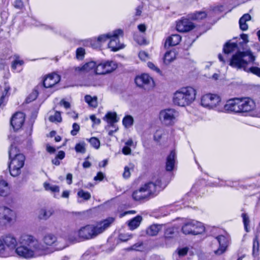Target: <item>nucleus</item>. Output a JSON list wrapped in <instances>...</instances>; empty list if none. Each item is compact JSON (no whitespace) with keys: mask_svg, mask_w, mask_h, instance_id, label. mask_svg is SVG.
Segmentation results:
<instances>
[{"mask_svg":"<svg viewBox=\"0 0 260 260\" xmlns=\"http://www.w3.org/2000/svg\"><path fill=\"white\" fill-rule=\"evenodd\" d=\"M42 241L32 235L22 234L19 239L20 245L16 250V253L20 257L30 259L47 255L49 253V247H53L56 250H60L66 247L52 233L45 234Z\"/></svg>","mask_w":260,"mask_h":260,"instance_id":"obj_1","label":"nucleus"},{"mask_svg":"<svg viewBox=\"0 0 260 260\" xmlns=\"http://www.w3.org/2000/svg\"><path fill=\"white\" fill-rule=\"evenodd\" d=\"M201 103L203 107L208 109L227 113H246L255 107L254 102L249 98L231 99L224 104L218 95L211 93L203 95Z\"/></svg>","mask_w":260,"mask_h":260,"instance_id":"obj_2","label":"nucleus"},{"mask_svg":"<svg viewBox=\"0 0 260 260\" xmlns=\"http://www.w3.org/2000/svg\"><path fill=\"white\" fill-rule=\"evenodd\" d=\"M160 187L161 180L159 179H157L155 182H148L133 191V199L136 201L148 200L156 196L159 192Z\"/></svg>","mask_w":260,"mask_h":260,"instance_id":"obj_3","label":"nucleus"},{"mask_svg":"<svg viewBox=\"0 0 260 260\" xmlns=\"http://www.w3.org/2000/svg\"><path fill=\"white\" fill-rule=\"evenodd\" d=\"M114 220V218L109 217L98 223L96 226L87 225L83 226L78 231V235L84 239L93 238L109 228Z\"/></svg>","mask_w":260,"mask_h":260,"instance_id":"obj_4","label":"nucleus"},{"mask_svg":"<svg viewBox=\"0 0 260 260\" xmlns=\"http://www.w3.org/2000/svg\"><path fill=\"white\" fill-rule=\"evenodd\" d=\"M196 90L188 86L176 91L174 94L173 102L175 105L185 107L190 105L196 99Z\"/></svg>","mask_w":260,"mask_h":260,"instance_id":"obj_5","label":"nucleus"},{"mask_svg":"<svg viewBox=\"0 0 260 260\" xmlns=\"http://www.w3.org/2000/svg\"><path fill=\"white\" fill-rule=\"evenodd\" d=\"M237 48H238L237 44L235 43H226L224 45L223 48L224 54L222 55L219 54L218 55V59L223 64H225V63L229 62L230 66H231L233 68H235L237 69H243L244 70V69L243 68H238L237 67H233L231 64V62L233 60V57L235 55H239L240 54V56H241L242 59L245 60L243 59L244 54L243 52H239L236 53L235 54H234L232 56V57L230 59L228 57V55L229 54L233 52Z\"/></svg>","mask_w":260,"mask_h":260,"instance_id":"obj_6","label":"nucleus"},{"mask_svg":"<svg viewBox=\"0 0 260 260\" xmlns=\"http://www.w3.org/2000/svg\"><path fill=\"white\" fill-rule=\"evenodd\" d=\"M182 231L185 235H197L204 233L205 227L202 223L191 220L184 223L182 227Z\"/></svg>","mask_w":260,"mask_h":260,"instance_id":"obj_7","label":"nucleus"},{"mask_svg":"<svg viewBox=\"0 0 260 260\" xmlns=\"http://www.w3.org/2000/svg\"><path fill=\"white\" fill-rule=\"evenodd\" d=\"M9 160L10 161L9 164V169L11 175L13 177L18 176L20 174L21 170L24 166L25 156L23 154H18L17 156Z\"/></svg>","mask_w":260,"mask_h":260,"instance_id":"obj_8","label":"nucleus"},{"mask_svg":"<svg viewBox=\"0 0 260 260\" xmlns=\"http://www.w3.org/2000/svg\"><path fill=\"white\" fill-rule=\"evenodd\" d=\"M231 64L238 68H243L244 71L247 73H251L254 75L260 77V68L256 67H247L248 62L246 60L242 59L240 54L235 55L232 61Z\"/></svg>","mask_w":260,"mask_h":260,"instance_id":"obj_9","label":"nucleus"},{"mask_svg":"<svg viewBox=\"0 0 260 260\" xmlns=\"http://www.w3.org/2000/svg\"><path fill=\"white\" fill-rule=\"evenodd\" d=\"M123 36V31L121 29H117L110 32L108 47L111 51H117L124 48V45L120 42V38H122Z\"/></svg>","mask_w":260,"mask_h":260,"instance_id":"obj_10","label":"nucleus"},{"mask_svg":"<svg viewBox=\"0 0 260 260\" xmlns=\"http://www.w3.org/2000/svg\"><path fill=\"white\" fill-rule=\"evenodd\" d=\"M117 68L116 62L113 60H103L97 63L95 73L97 75H105L110 73Z\"/></svg>","mask_w":260,"mask_h":260,"instance_id":"obj_11","label":"nucleus"},{"mask_svg":"<svg viewBox=\"0 0 260 260\" xmlns=\"http://www.w3.org/2000/svg\"><path fill=\"white\" fill-rule=\"evenodd\" d=\"M178 112L173 109L161 110L159 113V119L165 125H172L174 124Z\"/></svg>","mask_w":260,"mask_h":260,"instance_id":"obj_12","label":"nucleus"},{"mask_svg":"<svg viewBox=\"0 0 260 260\" xmlns=\"http://www.w3.org/2000/svg\"><path fill=\"white\" fill-rule=\"evenodd\" d=\"M2 241L4 245L3 251L4 253L6 254L5 256L8 255L9 251L14 249L16 252V250L18 247H16L17 241L14 235L11 234H6L3 236Z\"/></svg>","mask_w":260,"mask_h":260,"instance_id":"obj_13","label":"nucleus"},{"mask_svg":"<svg viewBox=\"0 0 260 260\" xmlns=\"http://www.w3.org/2000/svg\"><path fill=\"white\" fill-rule=\"evenodd\" d=\"M137 85L146 90H149L154 86V82L152 77L147 74L137 76L135 78Z\"/></svg>","mask_w":260,"mask_h":260,"instance_id":"obj_14","label":"nucleus"},{"mask_svg":"<svg viewBox=\"0 0 260 260\" xmlns=\"http://www.w3.org/2000/svg\"><path fill=\"white\" fill-rule=\"evenodd\" d=\"M14 216L15 213L12 210L6 206H0V223H10Z\"/></svg>","mask_w":260,"mask_h":260,"instance_id":"obj_15","label":"nucleus"},{"mask_svg":"<svg viewBox=\"0 0 260 260\" xmlns=\"http://www.w3.org/2000/svg\"><path fill=\"white\" fill-rule=\"evenodd\" d=\"M190 19L182 18L177 22L176 29L178 31L184 32L190 31L193 29L195 25L189 20Z\"/></svg>","mask_w":260,"mask_h":260,"instance_id":"obj_16","label":"nucleus"},{"mask_svg":"<svg viewBox=\"0 0 260 260\" xmlns=\"http://www.w3.org/2000/svg\"><path fill=\"white\" fill-rule=\"evenodd\" d=\"M25 116L22 112H16L11 119V125L14 131L19 129L23 125L24 122Z\"/></svg>","mask_w":260,"mask_h":260,"instance_id":"obj_17","label":"nucleus"},{"mask_svg":"<svg viewBox=\"0 0 260 260\" xmlns=\"http://www.w3.org/2000/svg\"><path fill=\"white\" fill-rule=\"evenodd\" d=\"M60 77L53 73L48 75L43 80V85L45 88H51L59 82Z\"/></svg>","mask_w":260,"mask_h":260,"instance_id":"obj_18","label":"nucleus"},{"mask_svg":"<svg viewBox=\"0 0 260 260\" xmlns=\"http://www.w3.org/2000/svg\"><path fill=\"white\" fill-rule=\"evenodd\" d=\"M216 239L219 244V247L214 251V253L216 255H220L226 250L228 245L229 238L223 235H219L216 237Z\"/></svg>","mask_w":260,"mask_h":260,"instance_id":"obj_19","label":"nucleus"},{"mask_svg":"<svg viewBox=\"0 0 260 260\" xmlns=\"http://www.w3.org/2000/svg\"><path fill=\"white\" fill-rule=\"evenodd\" d=\"M15 139L16 138L13 136L9 137V140L11 142V145L8 151L9 159L17 156L18 154H22L19 152V150L17 148V145L15 143Z\"/></svg>","mask_w":260,"mask_h":260,"instance_id":"obj_20","label":"nucleus"},{"mask_svg":"<svg viewBox=\"0 0 260 260\" xmlns=\"http://www.w3.org/2000/svg\"><path fill=\"white\" fill-rule=\"evenodd\" d=\"M97 65V63L91 61L85 63L82 67H77L75 68V70L78 72H88L92 70H93L95 72V69L96 66Z\"/></svg>","mask_w":260,"mask_h":260,"instance_id":"obj_21","label":"nucleus"},{"mask_svg":"<svg viewBox=\"0 0 260 260\" xmlns=\"http://www.w3.org/2000/svg\"><path fill=\"white\" fill-rule=\"evenodd\" d=\"M181 40V37L179 35H172L169 37L165 43V47L168 48L178 44Z\"/></svg>","mask_w":260,"mask_h":260,"instance_id":"obj_22","label":"nucleus"},{"mask_svg":"<svg viewBox=\"0 0 260 260\" xmlns=\"http://www.w3.org/2000/svg\"><path fill=\"white\" fill-rule=\"evenodd\" d=\"M176 157V154L175 151H171L167 158L166 170L167 171H171L173 170L175 166Z\"/></svg>","mask_w":260,"mask_h":260,"instance_id":"obj_23","label":"nucleus"},{"mask_svg":"<svg viewBox=\"0 0 260 260\" xmlns=\"http://www.w3.org/2000/svg\"><path fill=\"white\" fill-rule=\"evenodd\" d=\"M110 37V32L99 36L98 38L91 43V46L94 48H98L101 47L102 44L106 42Z\"/></svg>","mask_w":260,"mask_h":260,"instance_id":"obj_24","label":"nucleus"},{"mask_svg":"<svg viewBox=\"0 0 260 260\" xmlns=\"http://www.w3.org/2000/svg\"><path fill=\"white\" fill-rule=\"evenodd\" d=\"M54 211L51 208H42L38 213V218L41 220L48 219L53 213Z\"/></svg>","mask_w":260,"mask_h":260,"instance_id":"obj_25","label":"nucleus"},{"mask_svg":"<svg viewBox=\"0 0 260 260\" xmlns=\"http://www.w3.org/2000/svg\"><path fill=\"white\" fill-rule=\"evenodd\" d=\"M15 59L12 62L11 67L13 72H19L22 70L21 67L24 64V61L19 59V57L17 55H14Z\"/></svg>","mask_w":260,"mask_h":260,"instance_id":"obj_26","label":"nucleus"},{"mask_svg":"<svg viewBox=\"0 0 260 260\" xmlns=\"http://www.w3.org/2000/svg\"><path fill=\"white\" fill-rule=\"evenodd\" d=\"M207 16V13L205 11H200L189 14L187 17L192 20H200L205 18Z\"/></svg>","mask_w":260,"mask_h":260,"instance_id":"obj_27","label":"nucleus"},{"mask_svg":"<svg viewBox=\"0 0 260 260\" xmlns=\"http://www.w3.org/2000/svg\"><path fill=\"white\" fill-rule=\"evenodd\" d=\"M251 18V16L249 14H244L239 20V26L241 30L245 31L247 30L248 26L247 22L250 21Z\"/></svg>","mask_w":260,"mask_h":260,"instance_id":"obj_28","label":"nucleus"},{"mask_svg":"<svg viewBox=\"0 0 260 260\" xmlns=\"http://www.w3.org/2000/svg\"><path fill=\"white\" fill-rule=\"evenodd\" d=\"M161 228V225L153 224L150 225L146 230V233L150 236H156Z\"/></svg>","mask_w":260,"mask_h":260,"instance_id":"obj_29","label":"nucleus"},{"mask_svg":"<svg viewBox=\"0 0 260 260\" xmlns=\"http://www.w3.org/2000/svg\"><path fill=\"white\" fill-rule=\"evenodd\" d=\"M103 119L107 122L111 126L118 121L115 112H109L106 114Z\"/></svg>","mask_w":260,"mask_h":260,"instance_id":"obj_30","label":"nucleus"},{"mask_svg":"<svg viewBox=\"0 0 260 260\" xmlns=\"http://www.w3.org/2000/svg\"><path fill=\"white\" fill-rule=\"evenodd\" d=\"M9 192L10 188L8 183L5 180H0V196L6 197Z\"/></svg>","mask_w":260,"mask_h":260,"instance_id":"obj_31","label":"nucleus"},{"mask_svg":"<svg viewBox=\"0 0 260 260\" xmlns=\"http://www.w3.org/2000/svg\"><path fill=\"white\" fill-rule=\"evenodd\" d=\"M142 220V217L140 215H137L132 219L128 223V226L130 229L134 230L137 228L140 225Z\"/></svg>","mask_w":260,"mask_h":260,"instance_id":"obj_32","label":"nucleus"},{"mask_svg":"<svg viewBox=\"0 0 260 260\" xmlns=\"http://www.w3.org/2000/svg\"><path fill=\"white\" fill-rule=\"evenodd\" d=\"M176 56V53L174 50H170L167 51L164 57V61L166 64H169L173 61Z\"/></svg>","mask_w":260,"mask_h":260,"instance_id":"obj_33","label":"nucleus"},{"mask_svg":"<svg viewBox=\"0 0 260 260\" xmlns=\"http://www.w3.org/2000/svg\"><path fill=\"white\" fill-rule=\"evenodd\" d=\"M85 101L90 107L95 108L98 106L97 98L96 96L92 97L89 95H86L85 96Z\"/></svg>","mask_w":260,"mask_h":260,"instance_id":"obj_34","label":"nucleus"},{"mask_svg":"<svg viewBox=\"0 0 260 260\" xmlns=\"http://www.w3.org/2000/svg\"><path fill=\"white\" fill-rule=\"evenodd\" d=\"M134 168V165L132 164H129L128 166H125L124 169L123 173V177L125 179L128 178L131 176V171H133Z\"/></svg>","mask_w":260,"mask_h":260,"instance_id":"obj_35","label":"nucleus"},{"mask_svg":"<svg viewBox=\"0 0 260 260\" xmlns=\"http://www.w3.org/2000/svg\"><path fill=\"white\" fill-rule=\"evenodd\" d=\"M77 196L78 197L83 199L85 201H88L91 198L90 193L87 191H85L83 189L78 191Z\"/></svg>","mask_w":260,"mask_h":260,"instance_id":"obj_36","label":"nucleus"},{"mask_svg":"<svg viewBox=\"0 0 260 260\" xmlns=\"http://www.w3.org/2000/svg\"><path fill=\"white\" fill-rule=\"evenodd\" d=\"M134 122V119L132 116L130 115H127L125 116L122 120L123 124L125 127H128L133 125Z\"/></svg>","mask_w":260,"mask_h":260,"instance_id":"obj_37","label":"nucleus"},{"mask_svg":"<svg viewBox=\"0 0 260 260\" xmlns=\"http://www.w3.org/2000/svg\"><path fill=\"white\" fill-rule=\"evenodd\" d=\"M44 186L46 190H50L54 192H58L59 188L57 185H51L48 183H44Z\"/></svg>","mask_w":260,"mask_h":260,"instance_id":"obj_38","label":"nucleus"},{"mask_svg":"<svg viewBox=\"0 0 260 260\" xmlns=\"http://www.w3.org/2000/svg\"><path fill=\"white\" fill-rule=\"evenodd\" d=\"M75 149L78 153H84L86 151L85 142H82L77 144L75 146Z\"/></svg>","mask_w":260,"mask_h":260,"instance_id":"obj_39","label":"nucleus"},{"mask_svg":"<svg viewBox=\"0 0 260 260\" xmlns=\"http://www.w3.org/2000/svg\"><path fill=\"white\" fill-rule=\"evenodd\" d=\"M220 182L218 184H216L215 186H231V187H235L236 186V184H237V182L236 181H223L221 180L219 181ZM216 184L217 183L216 182Z\"/></svg>","mask_w":260,"mask_h":260,"instance_id":"obj_40","label":"nucleus"},{"mask_svg":"<svg viewBox=\"0 0 260 260\" xmlns=\"http://www.w3.org/2000/svg\"><path fill=\"white\" fill-rule=\"evenodd\" d=\"M87 140L89 141L90 145L95 149H98L100 148V141L98 138L95 137H92L90 139Z\"/></svg>","mask_w":260,"mask_h":260,"instance_id":"obj_41","label":"nucleus"},{"mask_svg":"<svg viewBox=\"0 0 260 260\" xmlns=\"http://www.w3.org/2000/svg\"><path fill=\"white\" fill-rule=\"evenodd\" d=\"M49 120L51 122H60L61 121V117L60 115V113L57 111L55 112L53 115H51L49 116Z\"/></svg>","mask_w":260,"mask_h":260,"instance_id":"obj_42","label":"nucleus"},{"mask_svg":"<svg viewBox=\"0 0 260 260\" xmlns=\"http://www.w3.org/2000/svg\"><path fill=\"white\" fill-rule=\"evenodd\" d=\"M242 217L243 218V222L244 225V229L247 232H248L249 229L248 228V226L250 222L249 217L246 213H243L242 214Z\"/></svg>","mask_w":260,"mask_h":260,"instance_id":"obj_43","label":"nucleus"},{"mask_svg":"<svg viewBox=\"0 0 260 260\" xmlns=\"http://www.w3.org/2000/svg\"><path fill=\"white\" fill-rule=\"evenodd\" d=\"M144 248V247L143 243L138 242L131 246L129 248H128V249L131 250L142 251L143 250Z\"/></svg>","mask_w":260,"mask_h":260,"instance_id":"obj_44","label":"nucleus"},{"mask_svg":"<svg viewBox=\"0 0 260 260\" xmlns=\"http://www.w3.org/2000/svg\"><path fill=\"white\" fill-rule=\"evenodd\" d=\"M85 54V50L82 47L78 48L76 50V57L78 59H83Z\"/></svg>","mask_w":260,"mask_h":260,"instance_id":"obj_45","label":"nucleus"},{"mask_svg":"<svg viewBox=\"0 0 260 260\" xmlns=\"http://www.w3.org/2000/svg\"><path fill=\"white\" fill-rule=\"evenodd\" d=\"M10 89V87L8 86H5L4 91L2 93V95L0 99V106H1L4 102V100L6 96L8 95V91Z\"/></svg>","mask_w":260,"mask_h":260,"instance_id":"obj_46","label":"nucleus"},{"mask_svg":"<svg viewBox=\"0 0 260 260\" xmlns=\"http://www.w3.org/2000/svg\"><path fill=\"white\" fill-rule=\"evenodd\" d=\"M34 25H35L36 26H42L44 29H51L53 31H55V28L54 27L51 26L42 24L39 21H35L34 23Z\"/></svg>","mask_w":260,"mask_h":260,"instance_id":"obj_47","label":"nucleus"},{"mask_svg":"<svg viewBox=\"0 0 260 260\" xmlns=\"http://www.w3.org/2000/svg\"><path fill=\"white\" fill-rule=\"evenodd\" d=\"M38 96V92L37 91H32L31 94L26 98V101L27 103L31 102L37 99Z\"/></svg>","mask_w":260,"mask_h":260,"instance_id":"obj_48","label":"nucleus"},{"mask_svg":"<svg viewBox=\"0 0 260 260\" xmlns=\"http://www.w3.org/2000/svg\"><path fill=\"white\" fill-rule=\"evenodd\" d=\"M131 235L127 234H122L121 233L119 235L118 239L120 241L122 242H125L131 239Z\"/></svg>","mask_w":260,"mask_h":260,"instance_id":"obj_49","label":"nucleus"},{"mask_svg":"<svg viewBox=\"0 0 260 260\" xmlns=\"http://www.w3.org/2000/svg\"><path fill=\"white\" fill-rule=\"evenodd\" d=\"M72 127L73 129L71 131V134L72 136H76L80 129V126L77 123H74Z\"/></svg>","mask_w":260,"mask_h":260,"instance_id":"obj_50","label":"nucleus"},{"mask_svg":"<svg viewBox=\"0 0 260 260\" xmlns=\"http://www.w3.org/2000/svg\"><path fill=\"white\" fill-rule=\"evenodd\" d=\"M142 7L141 6H138L136 9V12L135 14L134 20L136 21L138 19V17H139L142 13Z\"/></svg>","mask_w":260,"mask_h":260,"instance_id":"obj_51","label":"nucleus"},{"mask_svg":"<svg viewBox=\"0 0 260 260\" xmlns=\"http://www.w3.org/2000/svg\"><path fill=\"white\" fill-rule=\"evenodd\" d=\"M139 57L141 60L145 61L148 58V54L145 51H140L139 53Z\"/></svg>","mask_w":260,"mask_h":260,"instance_id":"obj_52","label":"nucleus"},{"mask_svg":"<svg viewBox=\"0 0 260 260\" xmlns=\"http://www.w3.org/2000/svg\"><path fill=\"white\" fill-rule=\"evenodd\" d=\"M15 8L20 9L23 6V2L21 0H16L13 4Z\"/></svg>","mask_w":260,"mask_h":260,"instance_id":"obj_53","label":"nucleus"},{"mask_svg":"<svg viewBox=\"0 0 260 260\" xmlns=\"http://www.w3.org/2000/svg\"><path fill=\"white\" fill-rule=\"evenodd\" d=\"M188 252V248L184 247L178 249V254L180 256H183L185 255Z\"/></svg>","mask_w":260,"mask_h":260,"instance_id":"obj_54","label":"nucleus"},{"mask_svg":"<svg viewBox=\"0 0 260 260\" xmlns=\"http://www.w3.org/2000/svg\"><path fill=\"white\" fill-rule=\"evenodd\" d=\"M90 250H88V251H87L86 252H85L83 256H82V258L83 259H85V260H92V256H91V255L90 254ZM92 256H93V255H92Z\"/></svg>","mask_w":260,"mask_h":260,"instance_id":"obj_55","label":"nucleus"},{"mask_svg":"<svg viewBox=\"0 0 260 260\" xmlns=\"http://www.w3.org/2000/svg\"><path fill=\"white\" fill-rule=\"evenodd\" d=\"M105 177V175L101 172L98 173L96 176L94 177V180L95 181H102Z\"/></svg>","mask_w":260,"mask_h":260,"instance_id":"obj_56","label":"nucleus"},{"mask_svg":"<svg viewBox=\"0 0 260 260\" xmlns=\"http://www.w3.org/2000/svg\"><path fill=\"white\" fill-rule=\"evenodd\" d=\"M147 65L148 67L151 70L155 71L157 73H159L160 72L159 69L157 67H156L152 62H148L147 63Z\"/></svg>","mask_w":260,"mask_h":260,"instance_id":"obj_57","label":"nucleus"},{"mask_svg":"<svg viewBox=\"0 0 260 260\" xmlns=\"http://www.w3.org/2000/svg\"><path fill=\"white\" fill-rule=\"evenodd\" d=\"M131 149L128 146H125L122 149V153L125 155H128L131 153Z\"/></svg>","mask_w":260,"mask_h":260,"instance_id":"obj_58","label":"nucleus"},{"mask_svg":"<svg viewBox=\"0 0 260 260\" xmlns=\"http://www.w3.org/2000/svg\"><path fill=\"white\" fill-rule=\"evenodd\" d=\"M162 133L159 131H157L154 135V139L155 141H158L161 138Z\"/></svg>","mask_w":260,"mask_h":260,"instance_id":"obj_59","label":"nucleus"},{"mask_svg":"<svg viewBox=\"0 0 260 260\" xmlns=\"http://www.w3.org/2000/svg\"><path fill=\"white\" fill-rule=\"evenodd\" d=\"M90 118L94 124H99L101 123V120L97 118L94 115H90Z\"/></svg>","mask_w":260,"mask_h":260,"instance_id":"obj_60","label":"nucleus"},{"mask_svg":"<svg viewBox=\"0 0 260 260\" xmlns=\"http://www.w3.org/2000/svg\"><path fill=\"white\" fill-rule=\"evenodd\" d=\"M213 11L215 12H222L223 11V6L222 5L217 6L213 9Z\"/></svg>","mask_w":260,"mask_h":260,"instance_id":"obj_61","label":"nucleus"},{"mask_svg":"<svg viewBox=\"0 0 260 260\" xmlns=\"http://www.w3.org/2000/svg\"><path fill=\"white\" fill-rule=\"evenodd\" d=\"M61 105H62L65 108L68 109L70 107V104L63 100L60 102Z\"/></svg>","mask_w":260,"mask_h":260,"instance_id":"obj_62","label":"nucleus"},{"mask_svg":"<svg viewBox=\"0 0 260 260\" xmlns=\"http://www.w3.org/2000/svg\"><path fill=\"white\" fill-rule=\"evenodd\" d=\"M65 156V153L63 151H60L58 152L56 157L59 159H62Z\"/></svg>","mask_w":260,"mask_h":260,"instance_id":"obj_63","label":"nucleus"},{"mask_svg":"<svg viewBox=\"0 0 260 260\" xmlns=\"http://www.w3.org/2000/svg\"><path fill=\"white\" fill-rule=\"evenodd\" d=\"M138 28L140 31L144 32L146 31V27L145 24H141L138 26Z\"/></svg>","mask_w":260,"mask_h":260,"instance_id":"obj_64","label":"nucleus"}]
</instances>
